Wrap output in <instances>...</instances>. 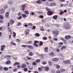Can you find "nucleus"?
Returning <instances> with one entry per match:
<instances>
[{"mask_svg": "<svg viewBox=\"0 0 73 73\" xmlns=\"http://www.w3.org/2000/svg\"><path fill=\"white\" fill-rule=\"evenodd\" d=\"M52 34H53L54 37H57L60 34V32L58 30H56L54 31H52Z\"/></svg>", "mask_w": 73, "mask_h": 73, "instance_id": "obj_1", "label": "nucleus"}, {"mask_svg": "<svg viewBox=\"0 0 73 73\" xmlns=\"http://www.w3.org/2000/svg\"><path fill=\"white\" fill-rule=\"evenodd\" d=\"M54 12L52 11V10H50L47 12V14L48 16H51L53 14H54Z\"/></svg>", "mask_w": 73, "mask_h": 73, "instance_id": "obj_2", "label": "nucleus"}, {"mask_svg": "<svg viewBox=\"0 0 73 73\" xmlns=\"http://www.w3.org/2000/svg\"><path fill=\"white\" fill-rule=\"evenodd\" d=\"M39 43V41L37 40H35L34 43V45L35 46H37V47L38 46V45L37 44H38Z\"/></svg>", "mask_w": 73, "mask_h": 73, "instance_id": "obj_3", "label": "nucleus"}, {"mask_svg": "<svg viewBox=\"0 0 73 73\" xmlns=\"http://www.w3.org/2000/svg\"><path fill=\"white\" fill-rule=\"evenodd\" d=\"M63 62L65 64H70V60H64L63 61Z\"/></svg>", "mask_w": 73, "mask_h": 73, "instance_id": "obj_4", "label": "nucleus"}, {"mask_svg": "<svg viewBox=\"0 0 73 73\" xmlns=\"http://www.w3.org/2000/svg\"><path fill=\"white\" fill-rule=\"evenodd\" d=\"M21 63L19 62H15V63L13 64V65L14 66H16V65H20Z\"/></svg>", "mask_w": 73, "mask_h": 73, "instance_id": "obj_5", "label": "nucleus"}, {"mask_svg": "<svg viewBox=\"0 0 73 73\" xmlns=\"http://www.w3.org/2000/svg\"><path fill=\"white\" fill-rule=\"evenodd\" d=\"M29 29H27L25 31V35H29Z\"/></svg>", "mask_w": 73, "mask_h": 73, "instance_id": "obj_6", "label": "nucleus"}, {"mask_svg": "<svg viewBox=\"0 0 73 73\" xmlns=\"http://www.w3.org/2000/svg\"><path fill=\"white\" fill-rule=\"evenodd\" d=\"M45 1V0H38L36 2V3L37 4H41L42 2Z\"/></svg>", "mask_w": 73, "mask_h": 73, "instance_id": "obj_7", "label": "nucleus"}, {"mask_svg": "<svg viewBox=\"0 0 73 73\" xmlns=\"http://www.w3.org/2000/svg\"><path fill=\"white\" fill-rule=\"evenodd\" d=\"M44 50L45 52H48V47L47 46H45L44 49Z\"/></svg>", "mask_w": 73, "mask_h": 73, "instance_id": "obj_8", "label": "nucleus"}, {"mask_svg": "<svg viewBox=\"0 0 73 73\" xmlns=\"http://www.w3.org/2000/svg\"><path fill=\"white\" fill-rule=\"evenodd\" d=\"M27 48H29L30 49H33L34 48L33 46L30 45H27Z\"/></svg>", "mask_w": 73, "mask_h": 73, "instance_id": "obj_9", "label": "nucleus"}, {"mask_svg": "<svg viewBox=\"0 0 73 73\" xmlns=\"http://www.w3.org/2000/svg\"><path fill=\"white\" fill-rule=\"evenodd\" d=\"M10 24L11 25H12V24H14V23H15V22L13 20V19H11L10 20Z\"/></svg>", "mask_w": 73, "mask_h": 73, "instance_id": "obj_10", "label": "nucleus"}, {"mask_svg": "<svg viewBox=\"0 0 73 73\" xmlns=\"http://www.w3.org/2000/svg\"><path fill=\"white\" fill-rule=\"evenodd\" d=\"M48 55H49V56H55L54 52H51L48 54Z\"/></svg>", "mask_w": 73, "mask_h": 73, "instance_id": "obj_11", "label": "nucleus"}, {"mask_svg": "<svg viewBox=\"0 0 73 73\" xmlns=\"http://www.w3.org/2000/svg\"><path fill=\"white\" fill-rule=\"evenodd\" d=\"M68 37L69 38H68ZM71 37H72V36L69 35L66 36H65V39L66 40H69V38H70Z\"/></svg>", "mask_w": 73, "mask_h": 73, "instance_id": "obj_12", "label": "nucleus"}, {"mask_svg": "<svg viewBox=\"0 0 73 73\" xmlns=\"http://www.w3.org/2000/svg\"><path fill=\"white\" fill-rule=\"evenodd\" d=\"M56 5V4L55 3L53 2L50 4V7H53V6H55Z\"/></svg>", "mask_w": 73, "mask_h": 73, "instance_id": "obj_13", "label": "nucleus"}, {"mask_svg": "<svg viewBox=\"0 0 73 73\" xmlns=\"http://www.w3.org/2000/svg\"><path fill=\"white\" fill-rule=\"evenodd\" d=\"M5 45H2L1 47V51H3L4 49L5 48Z\"/></svg>", "mask_w": 73, "mask_h": 73, "instance_id": "obj_14", "label": "nucleus"}, {"mask_svg": "<svg viewBox=\"0 0 73 73\" xmlns=\"http://www.w3.org/2000/svg\"><path fill=\"white\" fill-rule=\"evenodd\" d=\"M11 64V61L9 60L6 62L5 63V64L6 65H9V64Z\"/></svg>", "mask_w": 73, "mask_h": 73, "instance_id": "obj_15", "label": "nucleus"}, {"mask_svg": "<svg viewBox=\"0 0 73 73\" xmlns=\"http://www.w3.org/2000/svg\"><path fill=\"white\" fill-rule=\"evenodd\" d=\"M4 12H5V11H4V9H2L0 10V13H3Z\"/></svg>", "mask_w": 73, "mask_h": 73, "instance_id": "obj_16", "label": "nucleus"}, {"mask_svg": "<svg viewBox=\"0 0 73 73\" xmlns=\"http://www.w3.org/2000/svg\"><path fill=\"white\" fill-rule=\"evenodd\" d=\"M9 15V12H7L5 13V16L6 17H8Z\"/></svg>", "mask_w": 73, "mask_h": 73, "instance_id": "obj_17", "label": "nucleus"}, {"mask_svg": "<svg viewBox=\"0 0 73 73\" xmlns=\"http://www.w3.org/2000/svg\"><path fill=\"white\" fill-rule=\"evenodd\" d=\"M22 16L23 17V18H26L27 17V16L25 14H23L22 15Z\"/></svg>", "mask_w": 73, "mask_h": 73, "instance_id": "obj_18", "label": "nucleus"}, {"mask_svg": "<svg viewBox=\"0 0 73 73\" xmlns=\"http://www.w3.org/2000/svg\"><path fill=\"white\" fill-rule=\"evenodd\" d=\"M57 17H58V16H57V15H55L54 16H53V19H54V20H56V19H57Z\"/></svg>", "mask_w": 73, "mask_h": 73, "instance_id": "obj_19", "label": "nucleus"}, {"mask_svg": "<svg viewBox=\"0 0 73 73\" xmlns=\"http://www.w3.org/2000/svg\"><path fill=\"white\" fill-rule=\"evenodd\" d=\"M65 28V29H69L70 28V26L69 25H67Z\"/></svg>", "mask_w": 73, "mask_h": 73, "instance_id": "obj_20", "label": "nucleus"}, {"mask_svg": "<svg viewBox=\"0 0 73 73\" xmlns=\"http://www.w3.org/2000/svg\"><path fill=\"white\" fill-rule=\"evenodd\" d=\"M24 12L26 15H28L29 14V12L28 11H27V10H25L24 11Z\"/></svg>", "mask_w": 73, "mask_h": 73, "instance_id": "obj_21", "label": "nucleus"}, {"mask_svg": "<svg viewBox=\"0 0 73 73\" xmlns=\"http://www.w3.org/2000/svg\"><path fill=\"white\" fill-rule=\"evenodd\" d=\"M33 66H30L28 67V69H29L30 70H32L33 69Z\"/></svg>", "mask_w": 73, "mask_h": 73, "instance_id": "obj_22", "label": "nucleus"}, {"mask_svg": "<svg viewBox=\"0 0 73 73\" xmlns=\"http://www.w3.org/2000/svg\"><path fill=\"white\" fill-rule=\"evenodd\" d=\"M39 72H41L42 70V68L41 67H39L38 68Z\"/></svg>", "mask_w": 73, "mask_h": 73, "instance_id": "obj_23", "label": "nucleus"}, {"mask_svg": "<svg viewBox=\"0 0 73 73\" xmlns=\"http://www.w3.org/2000/svg\"><path fill=\"white\" fill-rule=\"evenodd\" d=\"M49 67H46L45 68L44 70H45V71H48L49 70Z\"/></svg>", "mask_w": 73, "mask_h": 73, "instance_id": "obj_24", "label": "nucleus"}, {"mask_svg": "<svg viewBox=\"0 0 73 73\" xmlns=\"http://www.w3.org/2000/svg\"><path fill=\"white\" fill-rule=\"evenodd\" d=\"M33 43V42L32 41H29L27 42V43L29 44H32Z\"/></svg>", "mask_w": 73, "mask_h": 73, "instance_id": "obj_25", "label": "nucleus"}, {"mask_svg": "<svg viewBox=\"0 0 73 73\" xmlns=\"http://www.w3.org/2000/svg\"><path fill=\"white\" fill-rule=\"evenodd\" d=\"M35 62L36 63H38L40 62V59H36V60Z\"/></svg>", "mask_w": 73, "mask_h": 73, "instance_id": "obj_26", "label": "nucleus"}, {"mask_svg": "<svg viewBox=\"0 0 73 73\" xmlns=\"http://www.w3.org/2000/svg\"><path fill=\"white\" fill-rule=\"evenodd\" d=\"M4 70L5 71H7V70H8V68L7 67H5L4 68Z\"/></svg>", "mask_w": 73, "mask_h": 73, "instance_id": "obj_27", "label": "nucleus"}, {"mask_svg": "<svg viewBox=\"0 0 73 73\" xmlns=\"http://www.w3.org/2000/svg\"><path fill=\"white\" fill-rule=\"evenodd\" d=\"M26 67V64H24L21 65V68H25Z\"/></svg>", "mask_w": 73, "mask_h": 73, "instance_id": "obj_28", "label": "nucleus"}, {"mask_svg": "<svg viewBox=\"0 0 73 73\" xmlns=\"http://www.w3.org/2000/svg\"><path fill=\"white\" fill-rule=\"evenodd\" d=\"M11 45H14L15 46H16V44L15 43H14L13 41H12L11 42Z\"/></svg>", "mask_w": 73, "mask_h": 73, "instance_id": "obj_29", "label": "nucleus"}, {"mask_svg": "<svg viewBox=\"0 0 73 73\" xmlns=\"http://www.w3.org/2000/svg\"><path fill=\"white\" fill-rule=\"evenodd\" d=\"M17 24H18L17 25V26H20L22 25V24L20 22H18Z\"/></svg>", "mask_w": 73, "mask_h": 73, "instance_id": "obj_30", "label": "nucleus"}, {"mask_svg": "<svg viewBox=\"0 0 73 73\" xmlns=\"http://www.w3.org/2000/svg\"><path fill=\"white\" fill-rule=\"evenodd\" d=\"M29 56H32L33 55V54L32 52H30L29 53Z\"/></svg>", "mask_w": 73, "mask_h": 73, "instance_id": "obj_31", "label": "nucleus"}, {"mask_svg": "<svg viewBox=\"0 0 73 73\" xmlns=\"http://www.w3.org/2000/svg\"><path fill=\"white\" fill-rule=\"evenodd\" d=\"M43 40H48V38L44 36L42 37Z\"/></svg>", "mask_w": 73, "mask_h": 73, "instance_id": "obj_32", "label": "nucleus"}, {"mask_svg": "<svg viewBox=\"0 0 73 73\" xmlns=\"http://www.w3.org/2000/svg\"><path fill=\"white\" fill-rule=\"evenodd\" d=\"M43 45V42L42 41H40L39 43L40 46H42Z\"/></svg>", "mask_w": 73, "mask_h": 73, "instance_id": "obj_33", "label": "nucleus"}, {"mask_svg": "<svg viewBox=\"0 0 73 73\" xmlns=\"http://www.w3.org/2000/svg\"><path fill=\"white\" fill-rule=\"evenodd\" d=\"M23 70H24V72H28V69L26 68H24Z\"/></svg>", "mask_w": 73, "mask_h": 73, "instance_id": "obj_34", "label": "nucleus"}, {"mask_svg": "<svg viewBox=\"0 0 73 73\" xmlns=\"http://www.w3.org/2000/svg\"><path fill=\"white\" fill-rule=\"evenodd\" d=\"M13 37H14V38H15V37H16V33H15V32H13Z\"/></svg>", "mask_w": 73, "mask_h": 73, "instance_id": "obj_35", "label": "nucleus"}, {"mask_svg": "<svg viewBox=\"0 0 73 73\" xmlns=\"http://www.w3.org/2000/svg\"><path fill=\"white\" fill-rule=\"evenodd\" d=\"M35 36L36 37H38L40 36V34L38 33H36L35 34Z\"/></svg>", "mask_w": 73, "mask_h": 73, "instance_id": "obj_36", "label": "nucleus"}, {"mask_svg": "<svg viewBox=\"0 0 73 73\" xmlns=\"http://www.w3.org/2000/svg\"><path fill=\"white\" fill-rule=\"evenodd\" d=\"M64 12L63 11H62L60 13L59 15H62L64 14Z\"/></svg>", "mask_w": 73, "mask_h": 73, "instance_id": "obj_37", "label": "nucleus"}, {"mask_svg": "<svg viewBox=\"0 0 73 73\" xmlns=\"http://www.w3.org/2000/svg\"><path fill=\"white\" fill-rule=\"evenodd\" d=\"M49 65H52V61L48 62Z\"/></svg>", "mask_w": 73, "mask_h": 73, "instance_id": "obj_38", "label": "nucleus"}, {"mask_svg": "<svg viewBox=\"0 0 73 73\" xmlns=\"http://www.w3.org/2000/svg\"><path fill=\"white\" fill-rule=\"evenodd\" d=\"M66 46H62V48H61V50H63L64 49H66Z\"/></svg>", "mask_w": 73, "mask_h": 73, "instance_id": "obj_39", "label": "nucleus"}, {"mask_svg": "<svg viewBox=\"0 0 73 73\" xmlns=\"http://www.w3.org/2000/svg\"><path fill=\"white\" fill-rule=\"evenodd\" d=\"M22 8H24L26 7V5L25 4L23 5L22 6Z\"/></svg>", "mask_w": 73, "mask_h": 73, "instance_id": "obj_40", "label": "nucleus"}, {"mask_svg": "<svg viewBox=\"0 0 73 73\" xmlns=\"http://www.w3.org/2000/svg\"><path fill=\"white\" fill-rule=\"evenodd\" d=\"M56 69H59L60 68V66L59 65H56Z\"/></svg>", "mask_w": 73, "mask_h": 73, "instance_id": "obj_41", "label": "nucleus"}, {"mask_svg": "<svg viewBox=\"0 0 73 73\" xmlns=\"http://www.w3.org/2000/svg\"><path fill=\"white\" fill-rule=\"evenodd\" d=\"M1 70L2 71L3 70V67L1 66L0 67V71Z\"/></svg>", "mask_w": 73, "mask_h": 73, "instance_id": "obj_42", "label": "nucleus"}, {"mask_svg": "<svg viewBox=\"0 0 73 73\" xmlns=\"http://www.w3.org/2000/svg\"><path fill=\"white\" fill-rule=\"evenodd\" d=\"M42 23H46V20H44L43 19H42Z\"/></svg>", "mask_w": 73, "mask_h": 73, "instance_id": "obj_43", "label": "nucleus"}, {"mask_svg": "<svg viewBox=\"0 0 73 73\" xmlns=\"http://www.w3.org/2000/svg\"><path fill=\"white\" fill-rule=\"evenodd\" d=\"M33 65H36L37 64L35 62H34L33 63Z\"/></svg>", "mask_w": 73, "mask_h": 73, "instance_id": "obj_44", "label": "nucleus"}, {"mask_svg": "<svg viewBox=\"0 0 73 73\" xmlns=\"http://www.w3.org/2000/svg\"><path fill=\"white\" fill-rule=\"evenodd\" d=\"M53 40L54 41H57V40H58V39L57 38H53Z\"/></svg>", "mask_w": 73, "mask_h": 73, "instance_id": "obj_45", "label": "nucleus"}, {"mask_svg": "<svg viewBox=\"0 0 73 73\" xmlns=\"http://www.w3.org/2000/svg\"><path fill=\"white\" fill-rule=\"evenodd\" d=\"M17 68H15L13 70V72H17Z\"/></svg>", "mask_w": 73, "mask_h": 73, "instance_id": "obj_46", "label": "nucleus"}, {"mask_svg": "<svg viewBox=\"0 0 73 73\" xmlns=\"http://www.w3.org/2000/svg\"><path fill=\"white\" fill-rule=\"evenodd\" d=\"M0 19H4V17H3L2 15H0Z\"/></svg>", "mask_w": 73, "mask_h": 73, "instance_id": "obj_47", "label": "nucleus"}, {"mask_svg": "<svg viewBox=\"0 0 73 73\" xmlns=\"http://www.w3.org/2000/svg\"><path fill=\"white\" fill-rule=\"evenodd\" d=\"M46 10L47 11H50V9H49L47 7H46Z\"/></svg>", "mask_w": 73, "mask_h": 73, "instance_id": "obj_48", "label": "nucleus"}, {"mask_svg": "<svg viewBox=\"0 0 73 73\" xmlns=\"http://www.w3.org/2000/svg\"><path fill=\"white\" fill-rule=\"evenodd\" d=\"M39 18L40 19H42V18H44V16L43 15H40L39 16Z\"/></svg>", "mask_w": 73, "mask_h": 73, "instance_id": "obj_49", "label": "nucleus"}, {"mask_svg": "<svg viewBox=\"0 0 73 73\" xmlns=\"http://www.w3.org/2000/svg\"><path fill=\"white\" fill-rule=\"evenodd\" d=\"M58 44H59V45H63V43L61 42H59L58 43Z\"/></svg>", "mask_w": 73, "mask_h": 73, "instance_id": "obj_50", "label": "nucleus"}, {"mask_svg": "<svg viewBox=\"0 0 73 73\" xmlns=\"http://www.w3.org/2000/svg\"><path fill=\"white\" fill-rule=\"evenodd\" d=\"M40 30L41 31H44V29H43V27H42V28H40Z\"/></svg>", "mask_w": 73, "mask_h": 73, "instance_id": "obj_51", "label": "nucleus"}, {"mask_svg": "<svg viewBox=\"0 0 73 73\" xmlns=\"http://www.w3.org/2000/svg\"><path fill=\"white\" fill-rule=\"evenodd\" d=\"M16 41H17V42H19L20 41V40L19 39H17L16 40Z\"/></svg>", "mask_w": 73, "mask_h": 73, "instance_id": "obj_52", "label": "nucleus"}, {"mask_svg": "<svg viewBox=\"0 0 73 73\" xmlns=\"http://www.w3.org/2000/svg\"><path fill=\"white\" fill-rule=\"evenodd\" d=\"M28 24L29 26H32V23H28Z\"/></svg>", "mask_w": 73, "mask_h": 73, "instance_id": "obj_53", "label": "nucleus"}, {"mask_svg": "<svg viewBox=\"0 0 73 73\" xmlns=\"http://www.w3.org/2000/svg\"><path fill=\"white\" fill-rule=\"evenodd\" d=\"M22 19V16H20L19 18H18V20H20Z\"/></svg>", "mask_w": 73, "mask_h": 73, "instance_id": "obj_54", "label": "nucleus"}, {"mask_svg": "<svg viewBox=\"0 0 73 73\" xmlns=\"http://www.w3.org/2000/svg\"><path fill=\"white\" fill-rule=\"evenodd\" d=\"M11 57V56L10 55H7L6 56H5V58H6L7 57Z\"/></svg>", "mask_w": 73, "mask_h": 73, "instance_id": "obj_55", "label": "nucleus"}, {"mask_svg": "<svg viewBox=\"0 0 73 73\" xmlns=\"http://www.w3.org/2000/svg\"><path fill=\"white\" fill-rule=\"evenodd\" d=\"M47 63V62H42V64H43V65H45V64H46Z\"/></svg>", "mask_w": 73, "mask_h": 73, "instance_id": "obj_56", "label": "nucleus"}, {"mask_svg": "<svg viewBox=\"0 0 73 73\" xmlns=\"http://www.w3.org/2000/svg\"><path fill=\"white\" fill-rule=\"evenodd\" d=\"M60 70H61V72L65 71V69H60Z\"/></svg>", "mask_w": 73, "mask_h": 73, "instance_id": "obj_57", "label": "nucleus"}, {"mask_svg": "<svg viewBox=\"0 0 73 73\" xmlns=\"http://www.w3.org/2000/svg\"><path fill=\"white\" fill-rule=\"evenodd\" d=\"M21 46L22 47H24V48H26L27 46V45H22Z\"/></svg>", "mask_w": 73, "mask_h": 73, "instance_id": "obj_58", "label": "nucleus"}, {"mask_svg": "<svg viewBox=\"0 0 73 73\" xmlns=\"http://www.w3.org/2000/svg\"><path fill=\"white\" fill-rule=\"evenodd\" d=\"M56 73H61V71H60V70H58L57 71Z\"/></svg>", "mask_w": 73, "mask_h": 73, "instance_id": "obj_59", "label": "nucleus"}, {"mask_svg": "<svg viewBox=\"0 0 73 73\" xmlns=\"http://www.w3.org/2000/svg\"><path fill=\"white\" fill-rule=\"evenodd\" d=\"M56 51L57 52H60V49H56Z\"/></svg>", "mask_w": 73, "mask_h": 73, "instance_id": "obj_60", "label": "nucleus"}, {"mask_svg": "<svg viewBox=\"0 0 73 73\" xmlns=\"http://www.w3.org/2000/svg\"><path fill=\"white\" fill-rule=\"evenodd\" d=\"M21 15V12H19L18 13V16H20Z\"/></svg>", "mask_w": 73, "mask_h": 73, "instance_id": "obj_61", "label": "nucleus"}, {"mask_svg": "<svg viewBox=\"0 0 73 73\" xmlns=\"http://www.w3.org/2000/svg\"><path fill=\"white\" fill-rule=\"evenodd\" d=\"M36 27L35 26H33V30L35 29H36Z\"/></svg>", "mask_w": 73, "mask_h": 73, "instance_id": "obj_62", "label": "nucleus"}, {"mask_svg": "<svg viewBox=\"0 0 73 73\" xmlns=\"http://www.w3.org/2000/svg\"><path fill=\"white\" fill-rule=\"evenodd\" d=\"M31 15H35V13L33 12H32L31 13Z\"/></svg>", "mask_w": 73, "mask_h": 73, "instance_id": "obj_63", "label": "nucleus"}, {"mask_svg": "<svg viewBox=\"0 0 73 73\" xmlns=\"http://www.w3.org/2000/svg\"><path fill=\"white\" fill-rule=\"evenodd\" d=\"M57 58H54V59H53V61H57Z\"/></svg>", "mask_w": 73, "mask_h": 73, "instance_id": "obj_64", "label": "nucleus"}]
</instances>
